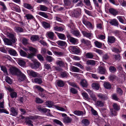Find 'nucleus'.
<instances>
[{
  "instance_id": "39448f33",
  "label": "nucleus",
  "mask_w": 126,
  "mask_h": 126,
  "mask_svg": "<svg viewBox=\"0 0 126 126\" xmlns=\"http://www.w3.org/2000/svg\"><path fill=\"white\" fill-rule=\"evenodd\" d=\"M82 22L83 23L87 28L93 29V25L90 22L87 21L84 18H83L82 19Z\"/></svg>"
},
{
  "instance_id": "6ab92c4d",
  "label": "nucleus",
  "mask_w": 126,
  "mask_h": 126,
  "mask_svg": "<svg viewBox=\"0 0 126 126\" xmlns=\"http://www.w3.org/2000/svg\"><path fill=\"white\" fill-rule=\"evenodd\" d=\"M55 33L57 34V35L59 39L63 40H65V39L66 37L64 34L59 33L56 32H55Z\"/></svg>"
},
{
  "instance_id": "c9c22d12",
  "label": "nucleus",
  "mask_w": 126,
  "mask_h": 126,
  "mask_svg": "<svg viewBox=\"0 0 126 126\" xmlns=\"http://www.w3.org/2000/svg\"><path fill=\"white\" fill-rule=\"evenodd\" d=\"M72 121V119L68 117H65L63 119V121L65 123H70Z\"/></svg>"
},
{
  "instance_id": "58836bf2",
  "label": "nucleus",
  "mask_w": 126,
  "mask_h": 126,
  "mask_svg": "<svg viewBox=\"0 0 126 126\" xmlns=\"http://www.w3.org/2000/svg\"><path fill=\"white\" fill-rule=\"evenodd\" d=\"M85 56L87 58L90 59L93 58L94 57L93 54L91 52H88L86 53Z\"/></svg>"
},
{
  "instance_id": "473e14b6",
  "label": "nucleus",
  "mask_w": 126,
  "mask_h": 126,
  "mask_svg": "<svg viewBox=\"0 0 126 126\" xmlns=\"http://www.w3.org/2000/svg\"><path fill=\"white\" fill-rule=\"evenodd\" d=\"M80 84L83 87H86L88 86V84L87 81L84 79L82 80L80 82Z\"/></svg>"
},
{
  "instance_id": "412c9836",
  "label": "nucleus",
  "mask_w": 126,
  "mask_h": 126,
  "mask_svg": "<svg viewBox=\"0 0 126 126\" xmlns=\"http://www.w3.org/2000/svg\"><path fill=\"white\" fill-rule=\"evenodd\" d=\"M115 40V38L113 36H108V42L110 43H114Z\"/></svg>"
},
{
  "instance_id": "ddd939ff",
  "label": "nucleus",
  "mask_w": 126,
  "mask_h": 126,
  "mask_svg": "<svg viewBox=\"0 0 126 126\" xmlns=\"http://www.w3.org/2000/svg\"><path fill=\"white\" fill-rule=\"evenodd\" d=\"M65 29V27L63 25L61 26H56L54 27V29L55 30L60 32L63 31Z\"/></svg>"
},
{
  "instance_id": "c756f323",
  "label": "nucleus",
  "mask_w": 126,
  "mask_h": 126,
  "mask_svg": "<svg viewBox=\"0 0 126 126\" xmlns=\"http://www.w3.org/2000/svg\"><path fill=\"white\" fill-rule=\"evenodd\" d=\"M110 116H116L117 113V111L113 109H110Z\"/></svg>"
},
{
  "instance_id": "680f3d73",
  "label": "nucleus",
  "mask_w": 126,
  "mask_h": 126,
  "mask_svg": "<svg viewBox=\"0 0 126 126\" xmlns=\"http://www.w3.org/2000/svg\"><path fill=\"white\" fill-rule=\"evenodd\" d=\"M64 3L65 6H70L71 4V2L69 0H64Z\"/></svg>"
},
{
  "instance_id": "de8ad7c7",
  "label": "nucleus",
  "mask_w": 126,
  "mask_h": 126,
  "mask_svg": "<svg viewBox=\"0 0 126 126\" xmlns=\"http://www.w3.org/2000/svg\"><path fill=\"white\" fill-rule=\"evenodd\" d=\"M94 44L96 47L98 48H101L102 46V44L101 43L96 41L94 42Z\"/></svg>"
},
{
  "instance_id": "9d476101",
  "label": "nucleus",
  "mask_w": 126,
  "mask_h": 126,
  "mask_svg": "<svg viewBox=\"0 0 126 126\" xmlns=\"http://www.w3.org/2000/svg\"><path fill=\"white\" fill-rule=\"evenodd\" d=\"M81 33L84 36L88 38H90L92 36L93 34L90 32H88L85 31H82Z\"/></svg>"
},
{
  "instance_id": "2f4dec72",
  "label": "nucleus",
  "mask_w": 126,
  "mask_h": 126,
  "mask_svg": "<svg viewBox=\"0 0 126 126\" xmlns=\"http://www.w3.org/2000/svg\"><path fill=\"white\" fill-rule=\"evenodd\" d=\"M38 14L45 18H47L48 16L46 13L42 12H38Z\"/></svg>"
},
{
  "instance_id": "13d9d810",
  "label": "nucleus",
  "mask_w": 126,
  "mask_h": 126,
  "mask_svg": "<svg viewBox=\"0 0 126 126\" xmlns=\"http://www.w3.org/2000/svg\"><path fill=\"white\" fill-rule=\"evenodd\" d=\"M26 63L25 62L22 60H19L18 61V64L21 66H24Z\"/></svg>"
},
{
  "instance_id": "20e7f679",
  "label": "nucleus",
  "mask_w": 126,
  "mask_h": 126,
  "mask_svg": "<svg viewBox=\"0 0 126 126\" xmlns=\"http://www.w3.org/2000/svg\"><path fill=\"white\" fill-rule=\"evenodd\" d=\"M81 11L80 9H77L74 10V11L71 12L70 14L72 16L77 17L80 15Z\"/></svg>"
},
{
  "instance_id": "6e6d98bb",
  "label": "nucleus",
  "mask_w": 126,
  "mask_h": 126,
  "mask_svg": "<svg viewBox=\"0 0 126 126\" xmlns=\"http://www.w3.org/2000/svg\"><path fill=\"white\" fill-rule=\"evenodd\" d=\"M56 64L60 66H63L64 63L62 61L57 60L56 62Z\"/></svg>"
},
{
  "instance_id": "a19ab883",
  "label": "nucleus",
  "mask_w": 126,
  "mask_h": 126,
  "mask_svg": "<svg viewBox=\"0 0 126 126\" xmlns=\"http://www.w3.org/2000/svg\"><path fill=\"white\" fill-rule=\"evenodd\" d=\"M69 74L65 72H62L61 73V77L62 78H66L68 76Z\"/></svg>"
},
{
  "instance_id": "c85d7f7f",
  "label": "nucleus",
  "mask_w": 126,
  "mask_h": 126,
  "mask_svg": "<svg viewBox=\"0 0 126 126\" xmlns=\"http://www.w3.org/2000/svg\"><path fill=\"white\" fill-rule=\"evenodd\" d=\"M54 53L55 54L59 57L63 56L64 55V53L63 51H54Z\"/></svg>"
},
{
  "instance_id": "f257e3e1",
  "label": "nucleus",
  "mask_w": 126,
  "mask_h": 126,
  "mask_svg": "<svg viewBox=\"0 0 126 126\" xmlns=\"http://www.w3.org/2000/svg\"><path fill=\"white\" fill-rule=\"evenodd\" d=\"M10 73L12 75H18L20 73V71L17 68L12 67L10 68Z\"/></svg>"
},
{
  "instance_id": "f8f14e48",
  "label": "nucleus",
  "mask_w": 126,
  "mask_h": 126,
  "mask_svg": "<svg viewBox=\"0 0 126 126\" xmlns=\"http://www.w3.org/2000/svg\"><path fill=\"white\" fill-rule=\"evenodd\" d=\"M40 64L38 62H35L31 65V67L32 69H36L39 67Z\"/></svg>"
},
{
  "instance_id": "49530a36",
  "label": "nucleus",
  "mask_w": 126,
  "mask_h": 126,
  "mask_svg": "<svg viewBox=\"0 0 126 126\" xmlns=\"http://www.w3.org/2000/svg\"><path fill=\"white\" fill-rule=\"evenodd\" d=\"M15 31L17 32H23V29L19 27H16L15 28Z\"/></svg>"
},
{
  "instance_id": "5701e85b",
  "label": "nucleus",
  "mask_w": 126,
  "mask_h": 126,
  "mask_svg": "<svg viewBox=\"0 0 126 126\" xmlns=\"http://www.w3.org/2000/svg\"><path fill=\"white\" fill-rule=\"evenodd\" d=\"M30 39L32 41H35L39 40L40 38L38 35H34L31 37Z\"/></svg>"
},
{
  "instance_id": "c03bdc74",
  "label": "nucleus",
  "mask_w": 126,
  "mask_h": 126,
  "mask_svg": "<svg viewBox=\"0 0 126 126\" xmlns=\"http://www.w3.org/2000/svg\"><path fill=\"white\" fill-rule=\"evenodd\" d=\"M76 115L80 116L82 115L83 114V112L82 111L75 110L73 112Z\"/></svg>"
},
{
  "instance_id": "a211bd4d",
  "label": "nucleus",
  "mask_w": 126,
  "mask_h": 126,
  "mask_svg": "<svg viewBox=\"0 0 126 126\" xmlns=\"http://www.w3.org/2000/svg\"><path fill=\"white\" fill-rule=\"evenodd\" d=\"M70 69L72 72H79L81 71V70L78 67L73 66H71Z\"/></svg>"
},
{
  "instance_id": "4d7b16f0",
  "label": "nucleus",
  "mask_w": 126,
  "mask_h": 126,
  "mask_svg": "<svg viewBox=\"0 0 126 126\" xmlns=\"http://www.w3.org/2000/svg\"><path fill=\"white\" fill-rule=\"evenodd\" d=\"M1 70L5 74H8V72L6 67L4 66H0Z\"/></svg>"
},
{
  "instance_id": "dca6fc26",
  "label": "nucleus",
  "mask_w": 126,
  "mask_h": 126,
  "mask_svg": "<svg viewBox=\"0 0 126 126\" xmlns=\"http://www.w3.org/2000/svg\"><path fill=\"white\" fill-rule=\"evenodd\" d=\"M18 75L19 76L18 79L19 81H23L25 80L26 78L24 74L22 73L21 71L20 74L18 75Z\"/></svg>"
},
{
  "instance_id": "f704fd0d",
  "label": "nucleus",
  "mask_w": 126,
  "mask_h": 126,
  "mask_svg": "<svg viewBox=\"0 0 126 126\" xmlns=\"http://www.w3.org/2000/svg\"><path fill=\"white\" fill-rule=\"evenodd\" d=\"M95 62L96 61L93 60H89L87 61L86 63L88 65L94 66L95 64Z\"/></svg>"
},
{
  "instance_id": "e2e57ef3",
  "label": "nucleus",
  "mask_w": 126,
  "mask_h": 126,
  "mask_svg": "<svg viewBox=\"0 0 126 126\" xmlns=\"http://www.w3.org/2000/svg\"><path fill=\"white\" fill-rule=\"evenodd\" d=\"M5 80L6 82L10 84H11L12 83V80L8 76L6 77L5 78Z\"/></svg>"
},
{
  "instance_id": "0e129e2a",
  "label": "nucleus",
  "mask_w": 126,
  "mask_h": 126,
  "mask_svg": "<svg viewBox=\"0 0 126 126\" xmlns=\"http://www.w3.org/2000/svg\"><path fill=\"white\" fill-rule=\"evenodd\" d=\"M116 90L117 93L119 94L120 95H122V94L123 92L120 88L117 87L116 89Z\"/></svg>"
},
{
  "instance_id": "b1692460",
  "label": "nucleus",
  "mask_w": 126,
  "mask_h": 126,
  "mask_svg": "<svg viewBox=\"0 0 126 126\" xmlns=\"http://www.w3.org/2000/svg\"><path fill=\"white\" fill-rule=\"evenodd\" d=\"M94 3L96 7L98 8L99 7V4L98 2L100 4H102L103 3L102 0H93Z\"/></svg>"
},
{
  "instance_id": "cd10ccee",
  "label": "nucleus",
  "mask_w": 126,
  "mask_h": 126,
  "mask_svg": "<svg viewBox=\"0 0 126 126\" xmlns=\"http://www.w3.org/2000/svg\"><path fill=\"white\" fill-rule=\"evenodd\" d=\"M112 106L113 109L116 111H119L120 109V106L116 103H113Z\"/></svg>"
},
{
  "instance_id": "864d4df0",
  "label": "nucleus",
  "mask_w": 126,
  "mask_h": 126,
  "mask_svg": "<svg viewBox=\"0 0 126 126\" xmlns=\"http://www.w3.org/2000/svg\"><path fill=\"white\" fill-rule=\"evenodd\" d=\"M82 123L85 126H87L89 125L90 122L89 121L86 119H83L82 121Z\"/></svg>"
},
{
  "instance_id": "1a4fd4ad",
  "label": "nucleus",
  "mask_w": 126,
  "mask_h": 126,
  "mask_svg": "<svg viewBox=\"0 0 126 126\" xmlns=\"http://www.w3.org/2000/svg\"><path fill=\"white\" fill-rule=\"evenodd\" d=\"M98 97L100 99L103 100H105L108 99V96L106 94L101 93H99L97 94Z\"/></svg>"
},
{
  "instance_id": "7c9ffc66",
  "label": "nucleus",
  "mask_w": 126,
  "mask_h": 126,
  "mask_svg": "<svg viewBox=\"0 0 126 126\" xmlns=\"http://www.w3.org/2000/svg\"><path fill=\"white\" fill-rule=\"evenodd\" d=\"M81 41L82 43L84 44L87 46L90 45L91 44L90 42V41L85 40L84 38L82 39Z\"/></svg>"
},
{
  "instance_id": "4c0bfd02",
  "label": "nucleus",
  "mask_w": 126,
  "mask_h": 126,
  "mask_svg": "<svg viewBox=\"0 0 126 126\" xmlns=\"http://www.w3.org/2000/svg\"><path fill=\"white\" fill-rule=\"evenodd\" d=\"M104 87L107 89H110L111 88V86L110 83L109 82H105L104 84Z\"/></svg>"
},
{
  "instance_id": "052dcab7",
  "label": "nucleus",
  "mask_w": 126,
  "mask_h": 126,
  "mask_svg": "<svg viewBox=\"0 0 126 126\" xmlns=\"http://www.w3.org/2000/svg\"><path fill=\"white\" fill-rule=\"evenodd\" d=\"M34 81L35 82L39 84H41L42 82L41 79L38 78L35 79H34Z\"/></svg>"
},
{
  "instance_id": "37998d69",
  "label": "nucleus",
  "mask_w": 126,
  "mask_h": 126,
  "mask_svg": "<svg viewBox=\"0 0 126 126\" xmlns=\"http://www.w3.org/2000/svg\"><path fill=\"white\" fill-rule=\"evenodd\" d=\"M40 9L42 11H46L48 9V8L45 6L43 5H40Z\"/></svg>"
},
{
  "instance_id": "0eeeda50",
  "label": "nucleus",
  "mask_w": 126,
  "mask_h": 126,
  "mask_svg": "<svg viewBox=\"0 0 126 126\" xmlns=\"http://www.w3.org/2000/svg\"><path fill=\"white\" fill-rule=\"evenodd\" d=\"M67 37L70 42L72 44H75L77 43V40L76 39L71 37L69 35H67Z\"/></svg>"
},
{
  "instance_id": "603ef678",
  "label": "nucleus",
  "mask_w": 126,
  "mask_h": 126,
  "mask_svg": "<svg viewBox=\"0 0 126 126\" xmlns=\"http://www.w3.org/2000/svg\"><path fill=\"white\" fill-rule=\"evenodd\" d=\"M21 56L23 57H26L27 55V53L23 50L21 49L19 51Z\"/></svg>"
},
{
  "instance_id": "6e6552de",
  "label": "nucleus",
  "mask_w": 126,
  "mask_h": 126,
  "mask_svg": "<svg viewBox=\"0 0 126 126\" xmlns=\"http://www.w3.org/2000/svg\"><path fill=\"white\" fill-rule=\"evenodd\" d=\"M109 23L112 26H118L119 25V22L116 19H113L109 20Z\"/></svg>"
},
{
  "instance_id": "bb28decb",
  "label": "nucleus",
  "mask_w": 126,
  "mask_h": 126,
  "mask_svg": "<svg viewBox=\"0 0 126 126\" xmlns=\"http://www.w3.org/2000/svg\"><path fill=\"white\" fill-rule=\"evenodd\" d=\"M10 110L11 112L12 113L11 114L12 116H15L17 115L18 112H17L14 108H11L10 109Z\"/></svg>"
},
{
  "instance_id": "79ce46f5",
  "label": "nucleus",
  "mask_w": 126,
  "mask_h": 126,
  "mask_svg": "<svg viewBox=\"0 0 126 126\" xmlns=\"http://www.w3.org/2000/svg\"><path fill=\"white\" fill-rule=\"evenodd\" d=\"M23 6L24 7L28 9H32L33 8L32 7L31 4L26 3H24Z\"/></svg>"
},
{
  "instance_id": "f3484780",
  "label": "nucleus",
  "mask_w": 126,
  "mask_h": 126,
  "mask_svg": "<svg viewBox=\"0 0 126 126\" xmlns=\"http://www.w3.org/2000/svg\"><path fill=\"white\" fill-rule=\"evenodd\" d=\"M109 12L111 14L114 16H116L118 13V11L113 8H110L109 9Z\"/></svg>"
},
{
  "instance_id": "8fccbe9b",
  "label": "nucleus",
  "mask_w": 126,
  "mask_h": 126,
  "mask_svg": "<svg viewBox=\"0 0 126 126\" xmlns=\"http://www.w3.org/2000/svg\"><path fill=\"white\" fill-rule=\"evenodd\" d=\"M29 50L30 51L32 52V53H34V54H35L37 52V49L32 47H29Z\"/></svg>"
},
{
  "instance_id": "09e8293b",
  "label": "nucleus",
  "mask_w": 126,
  "mask_h": 126,
  "mask_svg": "<svg viewBox=\"0 0 126 126\" xmlns=\"http://www.w3.org/2000/svg\"><path fill=\"white\" fill-rule=\"evenodd\" d=\"M110 71L112 73H114L116 71V69L115 67L113 66H111L109 68Z\"/></svg>"
},
{
  "instance_id": "9b49d317",
  "label": "nucleus",
  "mask_w": 126,
  "mask_h": 126,
  "mask_svg": "<svg viewBox=\"0 0 126 126\" xmlns=\"http://www.w3.org/2000/svg\"><path fill=\"white\" fill-rule=\"evenodd\" d=\"M97 70L98 73L102 74H104L106 73V69L102 66H99L97 69Z\"/></svg>"
},
{
  "instance_id": "774afa93",
  "label": "nucleus",
  "mask_w": 126,
  "mask_h": 126,
  "mask_svg": "<svg viewBox=\"0 0 126 126\" xmlns=\"http://www.w3.org/2000/svg\"><path fill=\"white\" fill-rule=\"evenodd\" d=\"M25 17L27 18L28 19H33L34 18L33 16L32 15L30 14H27L25 15Z\"/></svg>"
},
{
  "instance_id": "4be33fe9",
  "label": "nucleus",
  "mask_w": 126,
  "mask_h": 126,
  "mask_svg": "<svg viewBox=\"0 0 126 126\" xmlns=\"http://www.w3.org/2000/svg\"><path fill=\"white\" fill-rule=\"evenodd\" d=\"M95 105L97 106L101 107L104 106V103L101 101L98 100L95 102Z\"/></svg>"
},
{
  "instance_id": "3c124183",
  "label": "nucleus",
  "mask_w": 126,
  "mask_h": 126,
  "mask_svg": "<svg viewBox=\"0 0 126 126\" xmlns=\"http://www.w3.org/2000/svg\"><path fill=\"white\" fill-rule=\"evenodd\" d=\"M73 65H74L78 67H79L82 69H84V68L83 66L80 63L78 62H75L73 64Z\"/></svg>"
},
{
  "instance_id": "7ed1b4c3",
  "label": "nucleus",
  "mask_w": 126,
  "mask_h": 126,
  "mask_svg": "<svg viewBox=\"0 0 126 126\" xmlns=\"http://www.w3.org/2000/svg\"><path fill=\"white\" fill-rule=\"evenodd\" d=\"M27 72L28 75L32 77L33 78L37 77L39 75L38 73L32 70H27Z\"/></svg>"
},
{
  "instance_id": "69168bd1",
  "label": "nucleus",
  "mask_w": 126,
  "mask_h": 126,
  "mask_svg": "<svg viewBox=\"0 0 126 126\" xmlns=\"http://www.w3.org/2000/svg\"><path fill=\"white\" fill-rule=\"evenodd\" d=\"M82 95L87 100H89L90 98L87 93L85 92H83L82 93Z\"/></svg>"
},
{
  "instance_id": "423d86ee",
  "label": "nucleus",
  "mask_w": 126,
  "mask_h": 126,
  "mask_svg": "<svg viewBox=\"0 0 126 126\" xmlns=\"http://www.w3.org/2000/svg\"><path fill=\"white\" fill-rule=\"evenodd\" d=\"M7 50L8 52L11 55L13 56H16L18 54L16 51L14 49L11 48H8Z\"/></svg>"
},
{
  "instance_id": "bf43d9fd",
  "label": "nucleus",
  "mask_w": 126,
  "mask_h": 126,
  "mask_svg": "<svg viewBox=\"0 0 126 126\" xmlns=\"http://www.w3.org/2000/svg\"><path fill=\"white\" fill-rule=\"evenodd\" d=\"M92 86L94 89H96L97 90H98L99 89V85L97 83H93L92 85Z\"/></svg>"
},
{
  "instance_id": "5fc2aeb1",
  "label": "nucleus",
  "mask_w": 126,
  "mask_h": 126,
  "mask_svg": "<svg viewBox=\"0 0 126 126\" xmlns=\"http://www.w3.org/2000/svg\"><path fill=\"white\" fill-rule=\"evenodd\" d=\"M50 110L49 109L45 108L43 113H46L47 116H50Z\"/></svg>"
},
{
  "instance_id": "f03ea898",
  "label": "nucleus",
  "mask_w": 126,
  "mask_h": 126,
  "mask_svg": "<svg viewBox=\"0 0 126 126\" xmlns=\"http://www.w3.org/2000/svg\"><path fill=\"white\" fill-rule=\"evenodd\" d=\"M69 49L70 51L76 54H78L80 52V49L77 47L73 46H70Z\"/></svg>"
},
{
  "instance_id": "393cba45",
  "label": "nucleus",
  "mask_w": 126,
  "mask_h": 126,
  "mask_svg": "<svg viewBox=\"0 0 126 126\" xmlns=\"http://www.w3.org/2000/svg\"><path fill=\"white\" fill-rule=\"evenodd\" d=\"M47 36L50 39H53L54 38V33L51 32H47L46 34Z\"/></svg>"
},
{
  "instance_id": "2eb2a0df",
  "label": "nucleus",
  "mask_w": 126,
  "mask_h": 126,
  "mask_svg": "<svg viewBox=\"0 0 126 126\" xmlns=\"http://www.w3.org/2000/svg\"><path fill=\"white\" fill-rule=\"evenodd\" d=\"M71 33L77 37H80V32L79 31H75L73 29L71 30Z\"/></svg>"
},
{
  "instance_id": "a18cd8bd",
  "label": "nucleus",
  "mask_w": 126,
  "mask_h": 126,
  "mask_svg": "<svg viewBox=\"0 0 126 126\" xmlns=\"http://www.w3.org/2000/svg\"><path fill=\"white\" fill-rule=\"evenodd\" d=\"M43 26L45 28H50V24L46 22H43L42 23Z\"/></svg>"
},
{
  "instance_id": "4468645a",
  "label": "nucleus",
  "mask_w": 126,
  "mask_h": 126,
  "mask_svg": "<svg viewBox=\"0 0 126 126\" xmlns=\"http://www.w3.org/2000/svg\"><path fill=\"white\" fill-rule=\"evenodd\" d=\"M56 43L59 46L62 47H65L67 46L66 42L64 41L59 40Z\"/></svg>"
},
{
  "instance_id": "aec40b11",
  "label": "nucleus",
  "mask_w": 126,
  "mask_h": 126,
  "mask_svg": "<svg viewBox=\"0 0 126 126\" xmlns=\"http://www.w3.org/2000/svg\"><path fill=\"white\" fill-rule=\"evenodd\" d=\"M56 82L57 85L59 87H63L64 86V83L62 80H57Z\"/></svg>"
},
{
  "instance_id": "e433bc0d",
  "label": "nucleus",
  "mask_w": 126,
  "mask_h": 126,
  "mask_svg": "<svg viewBox=\"0 0 126 126\" xmlns=\"http://www.w3.org/2000/svg\"><path fill=\"white\" fill-rule=\"evenodd\" d=\"M112 51L114 52L117 53H120L122 51L120 47L117 48L115 47H113L111 49Z\"/></svg>"
},
{
  "instance_id": "72a5a7b5",
  "label": "nucleus",
  "mask_w": 126,
  "mask_h": 126,
  "mask_svg": "<svg viewBox=\"0 0 126 126\" xmlns=\"http://www.w3.org/2000/svg\"><path fill=\"white\" fill-rule=\"evenodd\" d=\"M46 105L48 107H51L54 105V103L51 101H47L46 102Z\"/></svg>"
},
{
  "instance_id": "ea45409f",
  "label": "nucleus",
  "mask_w": 126,
  "mask_h": 126,
  "mask_svg": "<svg viewBox=\"0 0 126 126\" xmlns=\"http://www.w3.org/2000/svg\"><path fill=\"white\" fill-rule=\"evenodd\" d=\"M3 40L5 44L8 45H11L12 44L13 41L7 38H5Z\"/></svg>"
},
{
  "instance_id": "338daca9",
  "label": "nucleus",
  "mask_w": 126,
  "mask_h": 126,
  "mask_svg": "<svg viewBox=\"0 0 126 126\" xmlns=\"http://www.w3.org/2000/svg\"><path fill=\"white\" fill-rule=\"evenodd\" d=\"M25 122L26 124L28 125L29 126H33V122L30 120H26L25 121Z\"/></svg>"
},
{
  "instance_id": "a878e982",
  "label": "nucleus",
  "mask_w": 126,
  "mask_h": 126,
  "mask_svg": "<svg viewBox=\"0 0 126 126\" xmlns=\"http://www.w3.org/2000/svg\"><path fill=\"white\" fill-rule=\"evenodd\" d=\"M7 35L11 39L13 40V42L15 43V39L14 36L13 34L11 33L7 32Z\"/></svg>"
}]
</instances>
